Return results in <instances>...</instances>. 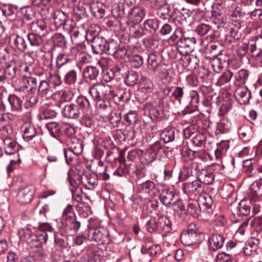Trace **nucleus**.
<instances>
[{"label": "nucleus", "instance_id": "20", "mask_svg": "<svg viewBox=\"0 0 262 262\" xmlns=\"http://www.w3.org/2000/svg\"><path fill=\"white\" fill-rule=\"evenodd\" d=\"M32 33L44 36L47 33L46 24L42 20L33 21L30 24Z\"/></svg>", "mask_w": 262, "mask_h": 262}, {"label": "nucleus", "instance_id": "45", "mask_svg": "<svg viewBox=\"0 0 262 262\" xmlns=\"http://www.w3.org/2000/svg\"><path fill=\"white\" fill-rule=\"evenodd\" d=\"M124 7L122 3H115L112 7V14L115 18H121L124 13Z\"/></svg>", "mask_w": 262, "mask_h": 262}, {"label": "nucleus", "instance_id": "22", "mask_svg": "<svg viewBox=\"0 0 262 262\" xmlns=\"http://www.w3.org/2000/svg\"><path fill=\"white\" fill-rule=\"evenodd\" d=\"M176 195L174 192L165 189L162 191L160 195V199L161 203L166 207H171V204L175 200Z\"/></svg>", "mask_w": 262, "mask_h": 262}, {"label": "nucleus", "instance_id": "26", "mask_svg": "<svg viewBox=\"0 0 262 262\" xmlns=\"http://www.w3.org/2000/svg\"><path fill=\"white\" fill-rule=\"evenodd\" d=\"M89 9L94 17L96 19H101L103 17L105 10L102 8V5L99 3H92L89 5Z\"/></svg>", "mask_w": 262, "mask_h": 262}, {"label": "nucleus", "instance_id": "53", "mask_svg": "<svg viewBox=\"0 0 262 262\" xmlns=\"http://www.w3.org/2000/svg\"><path fill=\"white\" fill-rule=\"evenodd\" d=\"M175 133L173 128H166L161 135V138L164 140L165 143L173 141Z\"/></svg>", "mask_w": 262, "mask_h": 262}, {"label": "nucleus", "instance_id": "12", "mask_svg": "<svg viewBox=\"0 0 262 262\" xmlns=\"http://www.w3.org/2000/svg\"><path fill=\"white\" fill-rule=\"evenodd\" d=\"M183 190L185 193L194 195H200L203 191V187L198 180L187 182L183 185Z\"/></svg>", "mask_w": 262, "mask_h": 262}, {"label": "nucleus", "instance_id": "61", "mask_svg": "<svg viewBox=\"0 0 262 262\" xmlns=\"http://www.w3.org/2000/svg\"><path fill=\"white\" fill-rule=\"evenodd\" d=\"M156 188L155 183L150 181L147 180L146 181L140 184L139 186L140 191H144L145 192L149 193Z\"/></svg>", "mask_w": 262, "mask_h": 262}, {"label": "nucleus", "instance_id": "21", "mask_svg": "<svg viewBox=\"0 0 262 262\" xmlns=\"http://www.w3.org/2000/svg\"><path fill=\"white\" fill-rule=\"evenodd\" d=\"M74 102L83 114L90 113L91 112V103L86 97L84 96H79L77 97Z\"/></svg>", "mask_w": 262, "mask_h": 262}, {"label": "nucleus", "instance_id": "14", "mask_svg": "<svg viewBox=\"0 0 262 262\" xmlns=\"http://www.w3.org/2000/svg\"><path fill=\"white\" fill-rule=\"evenodd\" d=\"M262 179L260 178L255 181L251 185L250 190L248 197L252 201H259L260 197L262 195Z\"/></svg>", "mask_w": 262, "mask_h": 262}, {"label": "nucleus", "instance_id": "13", "mask_svg": "<svg viewBox=\"0 0 262 262\" xmlns=\"http://www.w3.org/2000/svg\"><path fill=\"white\" fill-rule=\"evenodd\" d=\"M225 237L220 234H213L208 239V249L210 251H215L224 245Z\"/></svg>", "mask_w": 262, "mask_h": 262}, {"label": "nucleus", "instance_id": "38", "mask_svg": "<svg viewBox=\"0 0 262 262\" xmlns=\"http://www.w3.org/2000/svg\"><path fill=\"white\" fill-rule=\"evenodd\" d=\"M63 78L64 83L68 85L74 84L77 81V72L74 70H68L65 72Z\"/></svg>", "mask_w": 262, "mask_h": 262}, {"label": "nucleus", "instance_id": "17", "mask_svg": "<svg viewBox=\"0 0 262 262\" xmlns=\"http://www.w3.org/2000/svg\"><path fill=\"white\" fill-rule=\"evenodd\" d=\"M62 113L65 117L71 119H77L83 114L74 102L70 105H66Z\"/></svg>", "mask_w": 262, "mask_h": 262}, {"label": "nucleus", "instance_id": "8", "mask_svg": "<svg viewBox=\"0 0 262 262\" xmlns=\"http://www.w3.org/2000/svg\"><path fill=\"white\" fill-rule=\"evenodd\" d=\"M89 236L91 241L98 243L99 245H105L109 242L108 233L103 228L91 229L89 231Z\"/></svg>", "mask_w": 262, "mask_h": 262}, {"label": "nucleus", "instance_id": "39", "mask_svg": "<svg viewBox=\"0 0 262 262\" xmlns=\"http://www.w3.org/2000/svg\"><path fill=\"white\" fill-rule=\"evenodd\" d=\"M158 14L160 17L164 20L170 19L172 16V12L170 6L167 3L162 5L159 7Z\"/></svg>", "mask_w": 262, "mask_h": 262}, {"label": "nucleus", "instance_id": "57", "mask_svg": "<svg viewBox=\"0 0 262 262\" xmlns=\"http://www.w3.org/2000/svg\"><path fill=\"white\" fill-rule=\"evenodd\" d=\"M238 134L244 141H247L250 140L251 137V129L250 127L245 125L242 126L238 130Z\"/></svg>", "mask_w": 262, "mask_h": 262}, {"label": "nucleus", "instance_id": "63", "mask_svg": "<svg viewBox=\"0 0 262 262\" xmlns=\"http://www.w3.org/2000/svg\"><path fill=\"white\" fill-rule=\"evenodd\" d=\"M127 55H129L128 54L127 50L124 45H119V48H117V51L113 55L116 58L121 59L123 58H126L127 59Z\"/></svg>", "mask_w": 262, "mask_h": 262}, {"label": "nucleus", "instance_id": "52", "mask_svg": "<svg viewBox=\"0 0 262 262\" xmlns=\"http://www.w3.org/2000/svg\"><path fill=\"white\" fill-rule=\"evenodd\" d=\"M125 151H121L120 152V162L121 165L120 167L122 169L124 173L126 176L130 170V167L132 166L131 163H127V160L124 158Z\"/></svg>", "mask_w": 262, "mask_h": 262}, {"label": "nucleus", "instance_id": "36", "mask_svg": "<svg viewBox=\"0 0 262 262\" xmlns=\"http://www.w3.org/2000/svg\"><path fill=\"white\" fill-rule=\"evenodd\" d=\"M70 149L74 152L75 155L81 154L83 150V145L82 141L77 138H72L70 139Z\"/></svg>", "mask_w": 262, "mask_h": 262}, {"label": "nucleus", "instance_id": "11", "mask_svg": "<svg viewBox=\"0 0 262 262\" xmlns=\"http://www.w3.org/2000/svg\"><path fill=\"white\" fill-rule=\"evenodd\" d=\"M21 82L23 86L20 88H16V90L21 91L27 89V91L31 93L35 92L37 87V82L36 78L27 75H24L21 78Z\"/></svg>", "mask_w": 262, "mask_h": 262}, {"label": "nucleus", "instance_id": "56", "mask_svg": "<svg viewBox=\"0 0 262 262\" xmlns=\"http://www.w3.org/2000/svg\"><path fill=\"white\" fill-rule=\"evenodd\" d=\"M80 122L88 128H93L95 127V121L89 115V113L82 115Z\"/></svg>", "mask_w": 262, "mask_h": 262}, {"label": "nucleus", "instance_id": "59", "mask_svg": "<svg viewBox=\"0 0 262 262\" xmlns=\"http://www.w3.org/2000/svg\"><path fill=\"white\" fill-rule=\"evenodd\" d=\"M230 16L232 24H235V22L239 23V24H242L241 18L242 14L241 9L239 8H236L234 10L231 11Z\"/></svg>", "mask_w": 262, "mask_h": 262}, {"label": "nucleus", "instance_id": "34", "mask_svg": "<svg viewBox=\"0 0 262 262\" xmlns=\"http://www.w3.org/2000/svg\"><path fill=\"white\" fill-rule=\"evenodd\" d=\"M18 234L20 239L26 241L28 244L32 245L33 236L34 235L31 230V229L26 227L20 229L18 231Z\"/></svg>", "mask_w": 262, "mask_h": 262}, {"label": "nucleus", "instance_id": "16", "mask_svg": "<svg viewBox=\"0 0 262 262\" xmlns=\"http://www.w3.org/2000/svg\"><path fill=\"white\" fill-rule=\"evenodd\" d=\"M235 99L241 104H247L248 103L251 98V92L246 87H238L235 92Z\"/></svg>", "mask_w": 262, "mask_h": 262}, {"label": "nucleus", "instance_id": "33", "mask_svg": "<svg viewBox=\"0 0 262 262\" xmlns=\"http://www.w3.org/2000/svg\"><path fill=\"white\" fill-rule=\"evenodd\" d=\"M50 236L46 232L38 231L37 233L33 236V241L31 246L39 247L42 243H46Z\"/></svg>", "mask_w": 262, "mask_h": 262}, {"label": "nucleus", "instance_id": "41", "mask_svg": "<svg viewBox=\"0 0 262 262\" xmlns=\"http://www.w3.org/2000/svg\"><path fill=\"white\" fill-rule=\"evenodd\" d=\"M249 74L245 69H241L235 75V80L234 83L236 86L244 84L246 83L248 78Z\"/></svg>", "mask_w": 262, "mask_h": 262}, {"label": "nucleus", "instance_id": "2", "mask_svg": "<svg viewBox=\"0 0 262 262\" xmlns=\"http://www.w3.org/2000/svg\"><path fill=\"white\" fill-rule=\"evenodd\" d=\"M196 39L193 37L186 35L177 42V50L182 55H189L194 49Z\"/></svg>", "mask_w": 262, "mask_h": 262}, {"label": "nucleus", "instance_id": "44", "mask_svg": "<svg viewBox=\"0 0 262 262\" xmlns=\"http://www.w3.org/2000/svg\"><path fill=\"white\" fill-rule=\"evenodd\" d=\"M100 28L96 25H93L88 29L86 33V38L91 41L93 40V38L96 37H99V33L100 32Z\"/></svg>", "mask_w": 262, "mask_h": 262}, {"label": "nucleus", "instance_id": "43", "mask_svg": "<svg viewBox=\"0 0 262 262\" xmlns=\"http://www.w3.org/2000/svg\"><path fill=\"white\" fill-rule=\"evenodd\" d=\"M124 123L127 126H134L138 121V117L135 111H130L126 113L123 118Z\"/></svg>", "mask_w": 262, "mask_h": 262}, {"label": "nucleus", "instance_id": "48", "mask_svg": "<svg viewBox=\"0 0 262 262\" xmlns=\"http://www.w3.org/2000/svg\"><path fill=\"white\" fill-rule=\"evenodd\" d=\"M76 209L79 214L84 217H87L91 213V207L85 203H79L76 206Z\"/></svg>", "mask_w": 262, "mask_h": 262}, {"label": "nucleus", "instance_id": "25", "mask_svg": "<svg viewBox=\"0 0 262 262\" xmlns=\"http://www.w3.org/2000/svg\"><path fill=\"white\" fill-rule=\"evenodd\" d=\"M129 18L135 23L138 24L141 21L145 15L144 10L142 7L137 6L132 9L128 12Z\"/></svg>", "mask_w": 262, "mask_h": 262}, {"label": "nucleus", "instance_id": "55", "mask_svg": "<svg viewBox=\"0 0 262 262\" xmlns=\"http://www.w3.org/2000/svg\"><path fill=\"white\" fill-rule=\"evenodd\" d=\"M146 230L149 233H153L159 229L158 217H152L146 224Z\"/></svg>", "mask_w": 262, "mask_h": 262}, {"label": "nucleus", "instance_id": "28", "mask_svg": "<svg viewBox=\"0 0 262 262\" xmlns=\"http://www.w3.org/2000/svg\"><path fill=\"white\" fill-rule=\"evenodd\" d=\"M201 207L200 206L199 201L194 200H189L188 201L187 212L193 216H198L201 211Z\"/></svg>", "mask_w": 262, "mask_h": 262}, {"label": "nucleus", "instance_id": "23", "mask_svg": "<svg viewBox=\"0 0 262 262\" xmlns=\"http://www.w3.org/2000/svg\"><path fill=\"white\" fill-rule=\"evenodd\" d=\"M13 47L21 52H24L27 48V42L24 37L17 34H12L10 37Z\"/></svg>", "mask_w": 262, "mask_h": 262}, {"label": "nucleus", "instance_id": "19", "mask_svg": "<svg viewBox=\"0 0 262 262\" xmlns=\"http://www.w3.org/2000/svg\"><path fill=\"white\" fill-rule=\"evenodd\" d=\"M62 224L66 230L76 232L81 226V221L75 215L62 221Z\"/></svg>", "mask_w": 262, "mask_h": 262}, {"label": "nucleus", "instance_id": "18", "mask_svg": "<svg viewBox=\"0 0 262 262\" xmlns=\"http://www.w3.org/2000/svg\"><path fill=\"white\" fill-rule=\"evenodd\" d=\"M181 240L182 244L185 246L192 245L197 241V234L193 230L188 229L181 234Z\"/></svg>", "mask_w": 262, "mask_h": 262}, {"label": "nucleus", "instance_id": "35", "mask_svg": "<svg viewBox=\"0 0 262 262\" xmlns=\"http://www.w3.org/2000/svg\"><path fill=\"white\" fill-rule=\"evenodd\" d=\"M8 101L13 111H19L21 110L23 102L21 99L15 95H11L8 98Z\"/></svg>", "mask_w": 262, "mask_h": 262}, {"label": "nucleus", "instance_id": "10", "mask_svg": "<svg viewBox=\"0 0 262 262\" xmlns=\"http://www.w3.org/2000/svg\"><path fill=\"white\" fill-rule=\"evenodd\" d=\"M54 24L58 29L62 27L63 29H69L68 27L72 24L70 20L67 19V16L65 13L61 10H56L53 12Z\"/></svg>", "mask_w": 262, "mask_h": 262}, {"label": "nucleus", "instance_id": "51", "mask_svg": "<svg viewBox=\"0 0 262 262\" xmlns=\"http://www.w3.org/2000/svg\"><path fill=\"white\" fill-rule=\"evenodd\" d=\"M42 36L33 33H29L27 35L28 39L32 46L38 47L43 42Z\"/></svg>", "mask_w": 262, "mask_h": 262}, {"label": "nucleus", "instance_id": "49", "mask_svg": "<svg viewBox=\"0 0 262 262\" xmlns=\"http://www.w3.org/2000/svg\"><path fill=\"white\" fill-rule=\"evenodd\" d=\"M56 115L57 112L55 110L51 108H46L39 114L38 118L40 120H47L54 118Z\"/></svg>", "mask_w": 262, "mask_h": 262}, {"label": "nucleus", "instance_id": "30", "mask_svg": "<svg viewBox=\"0 0 262 262\" xmlns=\"http://www.w3.org/2000/svg\"><path fill=\"white\" fill-rule=\"evenodd\" d=\"M159 229L164 233H169L172 230V223L169 217L166 216H161L158 217Z\"/></svg>", "mask_w": 262, "mask_h": 262}, {"label": "nucleus", "instance_id": "5", "mask_svg": "<svg viewBox=\"0 0 262 262\" xmlns=\"http://www.w3.org/2000/svg\"><path fill=\"white\" fill-rule=\"evenodd\" d=\"M116 72L119 75H121L124 79L125 83L130 86H134L137 83L139 80L138 74L133 71H127L123 66L119 67L118 66L115 68Z\"/></svg>", "mask_w": 262, "mask_h": 262}, {"label": "nucleus", "instance_id": "64", "mask_svg": "<svg viewBox=\"0 0 262 262\" xmlns=\"http://www.w3.org/2000/svg\"><path fill=\"white\" fill-rule=\"evenodd\" d=\"M206 141V136L200 133H197L192 138L193 143L199 147L204 145Z\"/></svg>", "mask_w": 262, "mask_h": 262}, {"label": "nucleus", "instance_id": "37", "mask_svg": "<svg viewBox=\"0 0 262 262\" xmlns=\"http://www.w3.org/2000/svg\"><path fill=\"white\" fill-rule=\"evenodd\" d=\"M198 201L201 209L203 210L210 208L213 202L212 196L208 193H204L201 195Z\"/></svg>", "mask_w": 262, "mask_h": 262}, {"label": "nucleus", "instance_id": "7", "mask_svg": "<svg viewBox=\"0 0 262 262\" xmlns=\"http://www.w3.org/2000/svg\"><path fill=\"white\" fill-rule=\"evenodd\" d=\"M194 168L196 170L198 168V170L196 172L197 180L201 184L204 183L205 185L210 184L213 181L214 178V174L207 169L200 168L197 163H193L190 169Z\"/></svg>", "mask_w": 262, "mask_h": 262}, {"label": "nucleus", "instance_id": "4", "mask_svg": "<svg viewBox=\"0 0 262 262\" xmlns=\"http://www.w3.org/2000/svg\"><path fill=\"white\" fill-rule=\"evenodd\" d=\"M72 54L70 52H62L58 54L56 59V68L59 74H64L66 71L70 69V66L68 63L72 60Z\"/></svg>", "mask_w": 262, "mask_h": 262}, {"label": "nucleus", "instance_id": "24", "mask_svg": "<svg viewBox=\"0 0 262 262\" xmlns=\"http://www.w3.org/2000/svg\"><path fill=\"white\" fill-rule=\"evenodd\" d=\"M242 25L239 23L235 22V24H232L230 28L229 34L226 37V40L229 43H232L239 40L241 38V33L238 32L239 29Z\"/></svg>", "mask_w": 262, "mask_h": 262}, {"label": "nucleus", "instance_id": "60", "mask_svg": "<svg viewBox=\"0 0 262 262\" xmlns=\"http://www.w3.org/2000/svg\"><path fill=\"white\" fill-rule=\"evenodd\" d=\"M233 75V73L229 70H227L221 75L217 81V84L221 86L229 82Z\"/></svg>", "mask_w": 262, "mask_h": 262}, {"label": "nucleus", "instance_id": "1", "mask_svg": "<svg viewBox=\"0 0 262 262\" xmlns=\"http://www.w3.org/2000/svg\"><path fill=\"white\" fill-rule=\"evenodd\" d=\"M89 94L95 99L99 100H110L115 97L113 88L108 84L96 83L89 89Z\"/></svg>", "mask_w": 262, "mask_h": 262}, {"label": "nucleus", "instance_id": "29", "mask_svg": "<svg viewBox=\"0 0 262 262\" xmlns=\"http://www.w3.org/2000/svg\"><path fill=\"white\" fill-rule=\"evenodd\" d=\"M52 91L49 83L46 80L40 81L38 86V95L41 98H47L51 95Z\"/></svg>", "mask_w": 262, "mask_h": 262}, {"label": "nucleus", "instance_id": "58", "mask_svg": "<svg viewBox=\"0 0 262 262\" xmlns=\"http://www.w3.org/2000/svg\"><path fill=\"white\" fill-rule=\"evenodd\" d=\"M55 243L61 248H66L69 246L68 242V237L61 234H56L54 235Z\"/></svg>", "mask_w": 262, "mask_h": 262}, {"label": "nucleus", "instance_id": "54", "mask_svg": "<svg viewBox=\"0 0 262 262\" xmlns=\"http://www.w3.org/2000/svg\"><path fill=\"white\" fill-rule=\"evenodd\" d=\"M145 30L149 31L155 32L159 28V21L156 19H148L143 24Z\"/></svg>", "mask_w": 262, "mask_h": 262}, {"label": "nucleus", "instance_id": "46", "mask_svg": "<svg viewBox=\"0 0 262 262\" xmlns=\"http://www.w3.org/2000/svg\"><path fill=\"white\" fill-rule=\"evenodd\" d=\"M160 62L161 60L159 57L155 54H150L148 58L147 67L150 70L156 71L159 66Z\"/></svg>", "mask_w": 262, "mask_h": 262}, {"label": "nucleus", "instance_id": "3", "mask_svg": "<svg viewBox=\"0 0 262 262\" xmlns=\"http://www.w3.org/2000/svg\"><path fill=\"white\" fill-rule=\"evenodd\" d=\"M35 188L33 185L26 186L19 189L16 195L17 202L20 205L30 203L33 199Z\"/></svg>", "mask_w": 262, "mask_h": 262}, {"label": "nucleus", "instance_id": "9", "mask_svg": "<svg viewBox=\"0 0 262 262\" xmlns=\"http://www.w3.org/2000/svg\"><path fill=\"white\" fill-rule=\"evenodd\" d=\"M195 30L200 36H205L208 42H211L214 39V30L208 24L200 23L197 26Z\"/></svg>", "mask_w": 262, "mask_h": 262}, {"label": "nucleus", "instance_id": "62", "mask_svg": "<svg viewBox=\"0 0 262 262\" xmlns=\"http://www.w3.org/2000/svg\"><path fill=\"white\" fill-rule=\"evenodd\" d=\"M256 243L254 241H249L248 243L246 244V246L243 248L244 252L246 255H251L252 252L256 251L258 241L255 239Z\"/></svg>", "mask_w": 262, "mask_h": 262}, {"label": "nucleus", "instance_id": "50", "mask_svg": "<svg viewBox=\"0 0 262 262\" xmlns=\"http://www.w3.org/2000/svg\"><path fill=\"white\" fill-rule=\"evenodd\" d=\"M127 60L130 62L132 67L135 68H139L143 63V58L139 55H127Z\"/></svg>", "mask_w": 262, "mask_h": 262}, {"label": "nucleus", "instance_id": "31", "mask_svg": "<svg viewBox=\"0 0 262 262\" xmlns=\"http://www.w3.org/2000/svg\"><path fill=\"white\" fill-rule=\"evenodd\" d=\"M243 167L245 172L249 173V176L254 174L257 170L256 160L250 158L243 160Z\"/></svg>", "mask_w": 262, "mask_h": 262}, {"label": "nucleus", "instance_id": "32", "mask_svg": "<svg viewBox=\"0 0 262 262\" xmlns=\"http://www.w3.org/2000/svg\"><path fill=\"white\" fill-rule=\"evenodd\" d=\"M5 152L8 155H12L16 153L18 149L17 143L11 138H6L4 140Z\"/></svg>", "mask_w": 262, "mask_h": 262}, {"label": "nucleus", "instance_id": "15", "mask_svg": "<svg viewBox=\"0 0 262 262\" xmlns=\"http://www.w3.org/2000/svg\"><path fill=\"white\" fill-rule=\"evenodd\" d=\"M91 42L92 49L94 53L101 55L105 52L107 41L104 37L100 36L94 38Z\"/></svg>", "mask_w": 262, "mask_h": 262}, {"label": "nucleus", "instance_id": "27", "mask_svg": "<svg viewBox=\"0 0 262 262\" xmlns=\"http://www.w3.org/2000/svg\"><path fill=\"white\" fill-rule=\"evenodd\" d=\"M46 127L51 136L58 138L62 134L61 126L58 122L52 121L46 124Z\"/></svg>", "mask_w": 262, "mask_h": 262}, {"label": "nucleus", "instance_id": "6", "mask_svg": "<svg viewBox=\"0 0 262 262\" xmlns=\"http://www.w3.org/2000/svg\"><path fill=\"white\" fill-rule=\"evenodd\" d=\"M249 55L252 57H258L262 55V36H255L248 41Z\"/></svg>", "mask_w": 262, "mask_h": 262}, {"label": "nucleus", "instance_id": "47", "mask_svg": "<svg viewBox=\"0 0 262 262\" xmlns=\"http://www.w3.org/2000/svg\"><path fill=\"white\" fill-rule=\"evenodd\" d=\"M251 204V200H250V202L246 200H242L238 206V214L245 216L249 215L251 210L250 204Z\"/></svg>", "mask_w": 262, "mask_h": 262}, {"label": "nucleus", "instance_id": "42", "mask_svg": "<svg viewBox=\"0 0 262 262\" xmlns=\"http://www.w3.org/2000/svg\"><path fill=\"white\" fill-rule=\"evenodd\" d=\"M36 135L35 127L32 125H28L25 127L23 131V138L26 142L32 140Z\"/></svg>", "mask_w": 262, "mask_h": 262}, {"label": "nucleus", "instance_id": "40", "mask_svg": "<svg viewBox=\"0 0 262 262\" xmlns=\"http://www.w3.org/2000/svg\"><path fill=\"white\" fill-rule=\"evenodd\" d=\"M99 74V70L92 66L87 67L83 72L84 78L86 80H95Z\"/></svg>", "mask_w": 262, "mask_h": 262}]
</instances>
